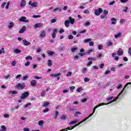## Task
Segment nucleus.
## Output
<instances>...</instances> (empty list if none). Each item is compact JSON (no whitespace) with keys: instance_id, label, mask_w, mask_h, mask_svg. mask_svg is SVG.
Segmentation results:
<instances>
[{"instance_id":"72a5a7b5","label":"nucleus","mask_w":131,"mask_h":131,"mask_svg":"<svg viewBox=\"0 0 131 131\" xmlns=\"http://www.w3.org/2000/svg\"><path fill=\"white\" fill-rule=\"evenodd\" d=\"M88 71V69L86 68H83L81 72H82V73H85V72H86V71Z\"/></svg>"},{"instance_id":"6e6d98bb","label":"nucleus","mask_w":131,"mask_h":131,"mask_svg":"<svg viewBox=\"0 0 131 131\" xmlns=\"http://www.w3.org/2000/svg\"><path fill=\"white\" fill-rule=\"evenodd\" d=\"M121 88H122V84H119V85H117V89L118 90H119L120 89H121Z\"/></svg>"},{"instance_id":"052dcab7","label":"nucleus","mask_w":131,"mask_h":131,"mask_svg":"<svg viewBox=\"0 0 131 131\" xmlns=\"http://www.w3.org/2000/svg\"><path fill=\"white\" fill-rule=\"evenodd\" d=\"M30 65V62L27 61L26 63H25V66L28 67Z\"/></svg>"},{"instance_id":"473e14b6","label":"nucleus","mask_w":131,"mask_h":131,"mask_svg":"<svg viewBox=\"0 0 131 131\" xmlns=\"http://www.w3.org/2000/svg\"><path fill=\"white\" fill-rule=\"evenodd\" d=\"M121 36V33H119L115 35V38H118Z\"/></svg>"},{"instance_id":"49530a36","label":"nucleus","mask_w":131,"mask_h":131,"mask_svg":"<svg viewBox=\"0 0 131 131\" xmlns=\"http://www.w3.org/2000/svg\"><path fill=\"white\" fill-rule=\"evenodd\" d=\"M49 104L50 103L46 102H44L43 106V107H47V106H49Z\"/></svg>"},{"instance_id":"6e6552de","label":"nucleus","mask_w":131,"mask_h":131,"mask_svg":"<svg viewBox=\"0 0 131 131\" xmlns=\"http://www.w3.org/2000/svg\"><path fill=\"white\" fill-rule=\"evenodd\" d=\"M40 37L42 38L46 37V36H47V31H46L45 30L41 31L40 33Z\"/></svg>"},{"instance_id":"39448f33","label":"nucleus","mask_w":131,"mask_h":131,"mask_svg":"<svg viewBox=\"0 0 131 131\" xmlns=\"http://www.w3.org/2000/svg\"><path fill=\"white\" fill-rule=\"evenodd\" d=\"M29 96V93L27 92H25L21 94V96H20V99H21L22 100H24V99H26V98H27V97H28Z\"/></svg>"},{"instance_id":"3c124183","label":"nucleus","mask_w":131,"mask_h":131,"mask_svg":"<svg viewBox=\"0 0 131 131\" xmlns=\"http://www.w3.org/2000/svg\"><path fill=\"white\" fill-rule=\"evenodd\" d=\"M29 106H31V103H29L27 104H25L24 105L25 108H27V107H29Z\"/></svg>"},{"instance_id":"cd10ccee","label":"nucleus","mask_w":131,"mask_h":131,"mask_svg":"<svg viewBox=\"0 0 131 131\" xmlns=\"http://www.w3.org/2000/svg\"><path fill=\"white\" fill-rule=\"evenodd\" d=\"M57 11H59V12H61V9L60 8H56L53 10V13H56Z\"/></svg>"},{"instance_id":"1a4fd4ad","label":"nucleus","mask_w":131,"mask_h":131,"mask_svg":"<svg viewBox=\"0 0 131 131\" xmlns=\"http://www.w3.org/2000/svg\"><path fill=\"white\" fill-rule=\"evenodd\" d=\"M19 21L20 22H25L26 23H27L29 22L28 20H26V17L25 16H21L20 18L19 19Z\"/></svg>"},{"instance_id":"7ed1b4c3","label":"nucleus","mask_w":131,"mask_h":131,"mask_svg":"<svg viewBox=\"0 0 131 131\" xmlns=\"http://www.w3.org/2000/svg\"><path fill=\"white\" fill-rule=\"evenodd\" d=\"M82 122H84L83 120L79 122L78 124L75 125L74 126H71L67 127L68 130H71V129H73V128H75V127H76V126H78V125H80V124H81Z\"/></svg>"},{"instance_id":"ea45409f","label":"nucleus","mask_w":131,"mask_h":131,"mask_svg":"<svg viewBox=\"0 0 131 131\" xmlns=\"http://www.w3.org/2000/svg\"><path fill=\"white\" fill-rule=\"evenodd\" d=\"M90 25H91V23L90 21H86L84 24V26H85L86 27L88 26H90Z\"/></svg>"},{"instance_id":"8fccbe9b","label":"nucleus","mask_w":131,"mask_h":131,"mask_svg":"<svg viewBox=\"0 0 131 131\" xmlns=\"http://www.w3.org/2000/svg\"><path fill=\"white\" fill-rule=\"evenodd\" d=\"M98 50H99V51H101V50H102L103 49V46L102 45H98Z\"/></svg>"},{"instance_id":"09e8293b","label":"nucleus","mask_w":131,"mask_h":131,"mask_svg":"<svg viewBox=\"0 0 131 131\" xmlns=\"http://www.w3.org/2000/svg\"><path fill=\"white\" fill-rule=\"evenodd\" d=\"M75 86H74L70 87V90L71 92H73V90H75Z\"/></svg>"},{"instance_id":"c03bdc74","label":"nucleus","mask_w":131,"mask_h":131,"mask_svg":"<svg viewBox=\"0 0 131 131\" xmlns=\"http://www.w3.org/2000/svg\"><path fill=\"white\" fill-rule=\"evenodd\" d=\"M110 73H111V71L106 70V71H105V72L104 73V75H107V74H109Z\"/></svg>"},{"instance_id":"774afa93","label":"nucleus","mask_w":131,"mask_h":131,"mask_svg":"<svg viewBox=\"0 0 131 131\" xmlns=\"http://www.w3.org/2000/svg\"><path fill=\"white\" fill-rule=\"evenodd\" d=\"M24 131H30V130L28 128H24Z\"/></svg>"},{"instance_id":"f03ea898","label":"nucleus","mask_w":131,"mask_h":131,"mask_svg":"<svg viewBox=\"0 0 131 131\" xmlns=\"http://www.w3.org/2000/svg\"><path fill=\"white\" fill-rule=\"evenodd\" d=\"M25 86H26L25 83H18L16 85V89H18V90H24V89H25Z\"/></svg>"},{"instance_id":"7c9ffc66","label":"nucleus","mask_w":131,"mask_h":131,"mask_svg":"<svg viewBox=\"0 0 131 131\" xmlns=\"http://www.w3.org/2000/svg\"><path fill=\"white\" fill-rule=\"evenodd\" d=\"M14 53H15V54H20V53H21V50H19V49H15L14 50Z\"/></svg>"},{"instance_id":"603ef678","label":"nucleus","mask_w":131,"mask_h":131,"mask_svg":"<svg viewBox=\"0 0 131 131\" xmlns=\"http://www.w3.org/2000/svg\"><path fill=\"white\" fill-rule=\"evenodd\" d=\"M59 115V112H55V116L54 117V118L56 119L57 118V117H58V116Z\"/></svg>"},{"instance_id":"a18cd8bd","label":"nucleus","mask_w":131,"mask_h":131,"mask_svg":"<svg viewBox=\"0 0 131 131\" xmlns=\"http://www.w3.org/2000/svg\"><path fill=\"white\" fill-rule=\"evenodd\" d=\"M90 79L89 78H84V81L85 82H89V81H90Z\"/></svg>"},{"instance_id":"37998d69","label":"nucleus","mask_w":131,"mask_h":131,"mask_svg":"<svg viewBox=\"0 0 131 131\" xmlns=\"http://www.w3.org/2000/svg\"><path fill=\"white\" fill-rule=\"evenodd\" d=\"M4 117H5V118H9V117H10V115H9V114H5L4 115Z\"/></svg>"},{"instance_id":"2f4dec72","label":"nucleus","mask_w":131,"mask_h":131,"mask_svg":"<svg viewBox=\"0 0 131 131\" xmlns=\"http://www.w3.org/2000/svg\"><path fill=\"white\" fill-rule=\"evenodd\" d=\"M4 78L5 79H10L11 78V75H7L4 76Z\"/></svg>"},{"instance_id":"4d7b16f0","label":"nucleus","mask_w":131,"mask_h":131,"mask_svg":"<svg viewBox=\"0 0 131 131\" xmlns=\"http://www.w3.org/2000/svg\"><path fill=\"white\" fill-rule=\"evenodd\" d=\"M28 76H25L23 77V78L22 79L23 80H27V79L29 78Z\"/></svg>"},{"instance_id":"c85d7f7f","label":"nucleus","mask_w":131,"mask_h":131,"mask_svg":"<svg viewBox=\"0 0 131 131\" xmlns=\"http://www.w3.org/2000/svg\"><path fill=\"white\" fill-rule=\"evenodd\" d=\"M76 122H78V120H76L75 121H72L71 122L69 123V125H71V124H74L76 123Z\"/></svg>"},{"instance_id":"2eb2a0df","label":"nucleus","mask_w":131,"mask_h":131,"mask_svg":"<svg viewBox=\"0 0 131 131\" xmlns=\"http://www.w3.org/2000/svg\"><path fill=\"white\" fill-rule=\"evenodd\" d=\"M26 26H23V28L19 31V33H23V32H25L26 31Z\"/></svg>"},{"instance_id":"f3484780","label":"nucleus","mask_w":131,"mask_h":131,"mask_svg":"<svg viewBox=\"0 0 131 131\" xmlns=\"http://www.w3.org/2000/svg\"><path fill=\"white\" fill-rule=\"evenodd\" d=\"M111 20L112 21V24H113L114 25H115V24H116V18L113 17L111 18Z\"/></svg>"},{"instance_id":"a19ab883","label":"nucleus","mask_w":131,"mask_h":131,"mask_svg":"<svg viewBox=\"0 0 131 131\" xmlns=\"http://www.w3.org/2000/svg\"><path fill=\"white\" fill-rule=\"evenodd\" d=\"M6 5H7V3L6 2L3 3L1 5L2 9H5V6H6Z\"/></svg>"},{"instance_id":"13d9d810","label":"nucleus","mask_w":131,"mask_h":131,"mask_svg":"<svg viewBox=\"0 0 131 131\" xmlns=\"http://www.w3.org/2000/svg\"><path fill=\"white\" fill-rule=\"evenodd\" d=\"M54 54H55V52H54L50 51L48 52V55H49V56H52V55H54Z\"/></svg>"},{"instance_id":"393cba45","label":"nucleus","mask_w":131,"mask_h":131,"mask_svg":"<svg viewBox=\"0 0 131 131\" xmlns=\"http://www.w3.org/2000/svg\"><path fill=\"white\" fill-rule=\"evenodd\" d=\"M88 60V61H96L97 60V58H96V57H89Z\"/></svg>"},{"instance_id":"4468645a","label":"nucleus","mask_w":131,"mask_h":131,"mask_svg":"<svg viewBox=\"0 0 131 131\" xmlns=\"http://www.w3.org/2000/svg\"><path fill=\"white\" fill-rule=\"evenodd\" d=\"M37 83V81H36V80H33L31 81V85H32V86H35Z\"/></svg>"},{"instance_id":"a211bd4d","label":"nucleus","mask_w":131,"mask_h":131,"mask_svg":"<svg viewBox=\"0 0 131 131\" xmlns=\"http://www.w3.org/2000/svg\"><path fill=\"white\" fill-rule=\"evenodd\" d=\"M16 94H18V92L16 91H10L9 92V95H16Z\"/></svg>"},{"instance_id":"9d476101","label":"nucleus","mask_w":131,"mask_h":131,"mask_svg":"<svg viewBox=\"0 0 131 131\" xmlns=\"http://www.w3.org/2000/svg\"><path fill=\"white\" fill-rule=\"evenodd\" d=\"M29 6H31V7H33L34 8H36L37 7V3H32V1H30L29 2Z\"/></svg>"},{"instance_id":"e433bc0d","label":"nucleus","mask_w":131,"mask_h":131,"mask_svg":"<svg viewBox=\"0 0 131 131\" xmlns=\"http://www.w3.org/2000/svg\"><path fill=\"white\" fill-rule=\"evenodd\" d=\"M82 90H83V89L82 88V87H80L79 88L77 89V92L78 93H80V92H81V91H82Z\"/></svg>"},{"instance_id":"5701e85b","label":"nucleus","mask_w":131,"mask_h":131,"mask_svg":"<svg viewBox=\"0 0 131 131\" xmlns=\"http://www.w3.org/2000/svg\"><path fill=\"white\" fill-rule=\"evenodd\" d=\"M14 24L13 22L10 23L9 25H8V28L11 29V28H13L14 27Z\"/></svg>"},{"instance_id":"f8f14e48","label":"nucleus","mask_w":131,"mask_h":131,"mask_svg":"<svg viewBox=\"0 0 131 131\" xmlns=\"http://www.w3.org/2000/svg\"><path fill=\"white\" fill-rule=\"evenodd\" d=\"M23 45L25 46V47H27V46H29L30 45H31V43H30V42L26 40V39L23 40Z\"/></svg>"},{"instance_id":"dca6fc26","label":"nucleus","mask_w":131,"mask_h":131,"mask_svg":"<svg viewBox=\"0 0 131 131\" xmlns=\"http://www.w3.org/2000/svg\"><path fill=\"white\" fill-rule=\"evenodd\" d=\"M68 21H70V23H71V24H74L75 19H74V18H72L71 17H69V20H68Z\"/></svg>"},{"instance_id":"6ab92c4d","label":"nucleus","mask_w":131,"mask_h":131,"mask_svg":"<svg viewBox=\"0 0 131 131\" xmlns=\"http://www.w3.org/2000/svg\"><path fill=\"white\" fill-rule=\"evenodd\" d=\"M113 99H114V97L113 96H111V97L106 98V100L107 101V102H110V101L111 102V101H113V100H114Z\"/></svg>"},{"instance_id":"c9c22d12","label":"nucleus","mask_w":131,"mask_h":131,"mask_svg":"<svg viewBox=\"0 0 131 131\" xmlns=\"http://www.w3.org/2000/svg\"><path fill=\"white\" fill-rule=\"evenodd\" d=\"M47 92L46 91H42L41 94V97H46V94Z\"/></svg>"},{"instance_id":"0eeeda50","label":"nucleus","mask_w":131,"mask_h":131,"mask_svg":"<svg viewBox=\"0 0 131 131\" xmlns=\"http://www.w3.org/2000/svg\"><path fill=\"white\" fill-rule=\"evenodd\" d=\"M96 109L95 107H94L93 108V113L90 114L88 117H86V118H85L83 120V121L84 122V121H86V120H88V119H89V118H90V117H91V116H93V115H94V113H95V112H96Z\"/></svg>"},{"instance_id":"79ce46f5","label":"nucleus","mask_w":131,"mask_h":131,"mask_svg":"<svg viewBox=\"0 0 131 131\" xmlns=\"http://www.w3.org/2000/svg\"><path fill=\"white\" fill-rule=\"evenodd\" d=\"M32 60V57L30 56H27L26 57V60H27V61H28V60Z\"/></svg>"},{"instance_id":"0e129e2a","label":"nucleus","mask_w":131,"mask_h":131,"mask_svg":"<svg viewBox=\"0 0 131 131\" xmlns=\"http://www.w3.org/2000/svg\"><path fill=\"white\" fill-rule=\"evenodd\" d=\"M89 46H90V47H93L94 46V42L90 41L89 42Z\"/></svg>"},{"instance_id":"423d86ee","label":"nucleus","mask_w":131,"mask_h":131,"mask_svg":"<svg viewBox=\"0 0 131 131\" xmlns=\"http://www.w3.org/2000/svg\"><path fill=\"white\" fill-rule=\"evenodd\" d=\"M43 26V24L42 23H38L37 24H35L34 28L36 29V28H39L40 27H42Z\"/></svg>"},{"instance_id":"a878e982","label":"nucleus","mask_w":131,"mask_h":131,"mask_svg":"<svg viewBox=\"0 0 131 131\" xmlns=\"http://www.w3.org/2000/svg\"><path fill=\"white\" fill-rule=\"evenodd\" d=\"M53 65V63L52 62V60H48V66L49 67H51Z\"/></svg>"},{"instance_id":"4c0bfd02","label":"nucleus","mask_w":131,"mask_h":131,"mask_svg":"<svg viewBox=\"0 0 131 131\" xmlns=\"http://www.w3.org/2000/svg\"><path fill=\"white\" fill-rule=\"evenodd\" d=\"M43 124V120H40L38 122V125L41 126Z\"/></svg>"},{"instance_id":"f257e3e1","label":"nucleus","mask_w":131,"mask_h":131,"mask_svg":"<svg viewBox=\"0 0 131 131\" xmlns=\"http://www.w3.org/2000/svg\"><path fill=\"white\" fill-rule=\"evenodd\" d=\"M123 92H124V88L123 89V90L118 94L117 97L115 99H114L113 100H112V101H110L107 103H99L98 104V105L94 107L95 108L97 109V108H99V107H100V106H104V105H109V104H111L114 102H116V101H117L118 99H121V98H122V96H123V94H123Z\"/></svg>"},{"instance_id":"69168bd1","label":"nucleus","mask_w":131,"mask_h":131,"mask_svg":"<svg viewBox=\"0 0 131 131\" xmlns=\"http://www.w3.org/2000/svg\"><path fill=\"white\" fill-rule=\"evenodd\" d=\"M61 120H65L66 119V117L65 116H62L61 117Z\"/></svg>"},{"instance_id":"5fc2aeb1","label":"nucleus","mask_w":131,"mask_h":131,"mask_svg":"<svg viewBox=\"0 0 131 131\" xmlns=\"http://www.w3.org/2000/svg\"><path fill=\"white\" fill-rule=\"evenodd\" d=\"M100 68H101V69H102V68H104V67H105V64L104 63H101L100 66H99Z\"/></svg>"},{"instance_id":"412c9836","label":"nucleus","mask_w":131,"mask_h":131,"mask_svg":"<svg viewBox=\"0 0 131 131\" xmlns=\"http://www.w3.org/2000/svg\"><path fill=\"white\" fill-rule=\"evenodd\" d=\"M70 24V21L69 20H66L65 23H64V25L66 27L68 28L69 27V25Z\"/></svg>"},{"instance_id":"b1692460","label":"nucleus","mask_w":131,"mask_h":131,"mask_svg":"<svg viewBox=\"0 0 131 131\" xmlns=\"http://www.w3.org/2000/svg\"><path fill=\"white\" fill-rule=\"evenodd\" d=\"M0 131H7V127L5 125H2Z\"/></svg>"},{"instance_id":"20e7f679","label":"nucleus","mask_w":131,"mask_h":131,"mask_svg":"<svg viewBox=\"0 0 131 131\" xmlns=\"http://www.w3.org/2000/svg\"><path fill=\"white\" fill-rule=\"evenodd\" d=\"M103 12V9L102 8H99L98 9L95 10V15L96 16H100V14Z\"/></svg>"},{"instance_id":"ddd939ff","label":"nucleus","mask_w":131,"mask_h":131,"mask_svg":"<svg viewBox=\"0 0 131 131\" xmlns=\"http://www.w3.org/2000/svg\"><path fill=\"white\" fill-rule=\"evenodd\" d=\"M25 6H26V1L21 0V3H20L21 8H24V7H25Z\"/></svg>"},{"instance_id":"864d4df0","label":"nucleus","mask_w":131,"mask_h":131,"mask_svg":"<svg viewBox=\"0 0 131 131\" xmlns=\"http://www.w3.org/2000/svg\"><path fill=\"white\" fill-rule=\"evenodd\" d=\"M16 64H17V62L16 61H12V62L11 63V65L12 66H15Z\"/></svg>"},{"instance_id":"4be33fe9","label":"nucleus","mask_w":131,"mask_h":131,"mask_svg":"<svg viewBox=\"0 0 131 131\" xmlns=\"http://www.w3.org/2000/svg\"><path fill=\"white\" fill-rule=\"evenodd\" d=\"M80 114H81V113H80V112H76L74 113V116L75 117L77 118V117H79L78 115H80Z\"/></svg>"},{"instance_id":"bf43d9fd","label":"nucleus","mask_w":131,"mask_h":131,"mask_svg":"<svg viewBox=\"0 0 131 131\" xmlns=\"http://www.w3.org/2000/svg\"><path fill=\"white\" fill-rule=\"evenodd\" d=\"M113 43L111 41H108L107 44V47H111V46H113Z\"/></svg>"},{"instance_id":"9b49d317","label":"nucleus","mask_w":131,"mask_h":131,"mask_svg":"<svg viewBox=\"0 0 131 131\" xmlns=\"http://www.w3.org/2000/svg\"><path fill=\"white\" fill-rule=\"evenodd\" d=\"M117 55L118 56H122V55H123V50H122V49H119L117 52Z\"/></svg>"},{"instance_id":"bb28decb","label":"nucleus","mask_w":131,"mask_h":131,"mask_svg":"<svg viewBox=\"0 0 131 131\" xmlns=\"http://www.w3.org/2000/svg\"><path fill=\"white\" fill-rule=\"evenodd\" d=\"M2 54H6V52L5 51V49L4 48H2L0 50V55H2Z\"/></svg>"},{"instance_id":"de8ad7c7","label":"nucleus","mask_w":131,"mask_h":131,"mask_svg":"<svg viewBox=\"0 0 131 131\" xmlns=\"http://www.w3.org/2000/svg\"><path fill=\"white\" fill-rule=\"evenodd\" d=\"M88 100V98H83L81 100V102L82 103H85V102H86V101Z\"/></svg>"},{"instance_id":"338daca9","label":"nucleus","mask_w":131,"mask_h":131,"mask_svg":"<svg viewBox=\"0 0 131 131\" xmlns=\"http://www.w3.org/2000/svg\"><path fill=\"white\" fill-rule=\"evenodd\" d=\"M69 39H73V36L70 35L68 37Z\"/></svg>"},{"instance_id":"58836bf2","label":"nucleus","mask_w":131,"mask_h":131,"mask_svg":"<svg viewBox=\"0 0 131 131\" xmlns=\"http://www.w3.org/2000/svg\"><path fill=\"white\" fill-rule=\"evenodd\" d=\"M76 51H77V48H73L71 49L72 53H74V52H76Z\"/></svg>"},{"instance_id":"c756f323","label":"nucleus","mask_w":131,"mask_h":131,"mask_svg":"<svg viewBox=\"0 0 131 131\" xmlns=\"http://www.w3.org/2000/svg\"><path fill=\"white\" fill-rule=\"evenodd\" d=\"M91 40H92V39L91 38L86 39L84 40L83 42L84 43H88V42H89V41H91Z\"/></svg>"},{"instance_id":"e2e57ef3","label":"nucleus","mask_w":131,"mask_h":131,"mask_svg":"<svg viewBox=\"0 0 131 131\" xmlns=\"http://www.w3.org/2000/svg\"><path fill=\"white\" fill-rule=\"evenodd\" d=\"M93 64V61H89L88 64H87V66L90 67L91 65H92Z\"/></svg>"},{"instance_id":"f704fd0d","label":"nucleus","mask_w":131,"mask_h":131,"mask_svg":"<svg viewBox=\"0 0 131 131\" xmlns=\"http://www.w3.org/2000/svg\"><path fill=\"white\" fill-rule=\"evenodd\" d=\"M93 52H94V50L91 49L88 50V52H86V54L90 55V54H91V53H93Z\"/></svg>"},{"instance_id":"680f3d73","label":"nucleus","mask_w":131,"mask_h":131,"mask_svg":"<svg viewBox=\"0 0 131 131\" xmlns=\"http://www.w3.org/2000/svg\"><path fill=\"white\" fill-rule=\"evenodd\" d=\"M124 22H125V20L124 19H121L120 20V23H121V24H123V23H124Z\"/></svg>"},{"instance_id":"aec40b11","label":"nucleus","mask_w":131,"mask_h":131,"mask_svg":"<svg viewBox=\"0 0 131 131\" xmlns=\"http://www.w3.org/2000/svg\"><path fill=\"white\" fill-rule=\"evenodd\" d=\"M60 75H61V73H59L57 74H52L50 75V76H51V77H57V76H60Z\"/></svg>"}]
</instances>
